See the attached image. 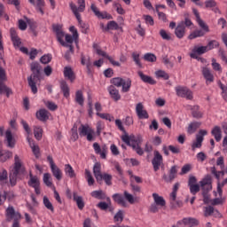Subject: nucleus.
<instances>
[{"instance_id": "obj_56", "label": "nucleus", "mask_w": 227, "mask_h": 227, "mask_svg": "<svg viewBox=\"0 0 227 227\" xmlns=\"http://www.w3.org/2000/svg\"><path fill=\"white\" fill-rule=\"evenodd\" d=\"M206 47L207 51H212V49H217V47H219V42L212 40L207 43Z\"/></svg>"}, {"instance_id": "obj_17", "label": "nucleus", "mask_w": 227, "mask_h": 227, "mask_svg": "<svg viewBox=\"0 0 227 227\" xmlns=\"http://www.w3.org/2000/svg\"><path fill=\"white\" fill-rule=\"evenodd\" d=\"M10 33L14 47H20L22 42L20 41L19 35H17V30H15V28L12 27L10 29Z\"/></svg>"}, {"instance_id": "obj_9", "label": "nucleus", "mask_w": 227, "mask_h": 227, "mask_svg": "<svg viewBox=\"0 0 227 227\" xmlns=\"http://www.w3.org/2000/svg\"><path fill=\"white\" fill-rule=\"evenodd\" d=\"M90 10L98 19H106V20H111V19H113V16L107 13V12H100L95 4H91Z\"/></svg>"}, {"instance_id": "obj_39", "label": "nucleus", "mask_w": 227, "mask_h": 227, "mask_svg": "<svg viewBox=\"0 0 227 227\" xmlns=\"http://www.w3.org/2000/svg\"><path fill=\"white\" fill-rule=\"evenodd\" d=\"M1 157H4V160H8V159H12L13 157V153L7 151V152H3V144L0 143V159Z\"/></svg>"}, {"instance_id": "obj_60", "label": "nucleus", "mask_w": 227, "mask_h": 227, "mask_svg": "<svg viewBox=\"0 0 227 227\" xmlns=\"http://www.w3.org/2000/svg\"><path fill=\"white\" fill-rule=\"evenodd\" d=\"M176 173H178V170H176V166H173L170 168V172H169V180H170V182L172 180H175V177L176 176Z\"/></svg>"}, {"instance_id": "obj_32", "label": "nucleus", "mask_w": 227, "mask_h": 227, "mask_svg": "<svg viewBox=\"0 0 227 227\" xmlns=\"http://www.w3.org/2000/svg\"><path fill=\"white\" fill-rule=\"evenodd\" d=\"M114 201L115 203H118V205H121V207H127V203L125 202V199H123V196L120 193H115L113 195Z\"/></svg>"}, {"instance_id": "obj_40", "label": "nucleus", "mask_w": 227, "mask_h": 227, "mask_svg": "<svg viewBox=\"0 0 227 227\" xmlns=\"http://www.w3.org/2000/svg\"><path fill=\"white\" fill-rule=\"evenodd\" d=\"M66 38V42H67V45L66 47H69V52L74 53V46L72 45V43H74V37L70 35H66L65 36Z\"/></svg>"}, {"instance_id": "obj_23", "label": "nucleus", "mask_w": 227, "mask_h": 227, "mask_svg": "<svg viewBox=\"0 0 227 227\" xmlns=\"http://www.w3.org/2000/svg\"><path fill=\"white\" fill-rule=\"evenodd\" d=\"M101 180H97L98 184H102L103 180L106 185H113V176L107 173H104L100 176Z\"/></svg>"}, {"instance_id": "obj_63", "label": "nucleus", "mask_w": 227, "mask_h": 227, "mask_svg": "<svg viewBox=\"0 0 227 227\" xmlns=\"http://www.w3.org/2000/svg\"><path fill=\"white\" fill-rule=\"evenodd\" d=\"M194 52H197V54H205V52H207V46H200V47H197L194 48Z\"/></svg>"}, {"instance_id": "obj_50", "label": "nucleus", "mask_w": 227, "mask_h": 227, "mask_svg": "<svg viewBox=\"0 0 227 227\" xmlns=\"http://www.w3.org/2000/svg\"><path fill=\"white\" fill-rule=\"evenodd\" d=\"M123 78L115 77L112 79L111 82L112 84H114V86H116V88H121V86L123 85Z\"/></svg>"}, {"instance_id": "obj_20", "label": "nucleus", "mask_w": 227, "mask_h": 227, "mask_svg": "<svg viewBox=\"0 0 227 227\" xmlns=\"http://www.w3.org/2000/svg\"><path fill=\"white\" fill-rule=\"evenodd\" d=\"M64 76L68 78L71 82L75 81V73H74V70H72V67H66L64 68Z\"/></svg>"}, {"instance_id": "obj_2", "label": "nucleus", "mask_w": 227, "mask_h": 227, "mask_svg": "<svg viewBox=\"0 0 227 227\" xmlns=\"http://www.w3.org/2000/svg\"><path fill=\"white\" fill-rule=\"evenodd\" d=\"M24 171H26V168L22 165V160L16 154L14 156V166L9 176L11 187L17 185V178L20 175H24Z\"/></svg>"}, {"instance_id": "obj_52", "label": "nucleus", "mask_w": 227, "mask_h": 227, "mask_svg": "<svg viewBox=\"0 0 227 227\" xmlns=\"http://www.w3.org/2000/svg\"><path fill=\"white\" fill-rule=\"evenodd\" d=\"M43 205L48 210H51V212H54V206H52V203L51 202V200H49V198L43 197Z\"/></svg>"}, {"instance_id": "obj_13", "label": "nucleus", "mask_w": 227, "mask_h": 227, "mask_svg": "<svg viewBox=\"0 0 227 227\" xmlns=\"http://www.w3.org/2000/svg\"><path fill=\"white\" fill-rule=\"evenodd\" d=\"M6 216L8 217V219H10V221L13 219L14 223H17L20 221V219H22V215H20V213L15 212V208H13V207H7Z\"/></svg>"}, {"instance_id": "obj_29", "label": "nucleus", "mask_w": 227, "mask_h": 227, "mask_svg": "<svg viewBox=\"0 0 227 227\" xmlns=\"http://www.w3.org/2000/svg\"><path fill=\"white\" fill-rule=\"evenodd\" d=\"M51 173L57 180H61L63 178V173L61 172V169L58 168L57 165H53V167H51Z\"/></svg>"}, {"instance_id": "obj_37", "label": "nucleus", "mask_w": 227, "mask_h": 227, "mask_svg": "<svg viewBox=\"0 0 227 227\" xmlns=\"http://www.w3.org/2000/svg\"><path fill=\"white\" fill-rule=\"evenodd\" d=\"M65 173L67 175V176H69V178H75V171L70 164L65 165Z\"/></svg>"}, {"instance_id": "obj_36", "label": "nucleus", "mask_w": 227, "mask_h": 227, "mask_svg": "<svg viewBox=\"0 0 227 227\" xmlns=\"http://www.w3.org/2000/svg\"><path fill=\"white\" fill-rule=\"evenodd\" d=\"M196 17H197V22L199 26L201 27V29H203L205 33H208L210 31V28H208V25L205 24V21H203V20L200 18V14L196 13Z\"/></svg>"}, {"instance_id": "obj_47", "label": "nucleus", "mask_w": 227, "mask_h": 227, "mask_svg": "<svg viewBox=\"0 0 227 227\" xmlns=\"http://www.w3.org/2000/svg\"><path fill=\"white\" fill-rule=\"evenodd\" d=\"M211 66L213 67V70H215V72H219L220 74L221 72H223V67H221V64H219L215 59H212Z\"/></svg>"}, {"instance_id": "obj_55", "label": "nucleus", "mask_w": 227, "mask_h": 227, "mask_svg": "<svg viewBox=\"0 0 227 227\" xmlns=\"http://www.w3.org/2000/svg\"><path fill=\"white\" fill-rule=\"evenodd\" d=\"M114 223H122L123 222V212L121 210H119L114 217Z\"/></svg>"}, {"instance_id": "obj_41", "label": "nucleus", "mask_w": 227, "mask_h": 227, "mask_svg": "<svg viewBox=\"0 0 227 227\" xmlns=\"http://www.w3.org/2000/svg\"><path fill=\"white\" fill-rule=\"evenodd\" d=\"M118 29H120V26L118 25V23H116V21L113 20L107 23V26L105 28V31H111V30L114 31Z\"/></svg>"}, {"instance_id": "obj_27", "label": "nucleus", "mask_w": 227, "mask_h": 227, "mask_svg": "<svg viewBox=\"0 0 227 227\" xmlns=\"http://www.w3.org/2000/svg\"><path fill=\"white\" fill-rule=\"evenodd\" d=\"M153 198L154 200V203L158 207H166V200L162 196H159L157 193H153Z\"/></svg>"}, {"instance_id": "obj_22", "label": "nucleus", "mask_w": 227, "mask_h": 227, "mask_svg": "<svg viewBox=\"0 0 227 227\" xmlns=\"http://www.w3.org/2000/svg\"><path fill=\"white\" fill-rule=\"evenodd\" d=\"M5 139L7 141V146H9V148H13L15 146V139H13V135L12 134V130L10 129L6 130Z\"/></svg>"}, {"instance_id": "obj_11", "label": "nucleus", "mask_w": 227, "mask_h": 227, "mask_svg": "<svg viewBox=\"0 0 227 227\" xmlns=\"http://www.w3.org/2000/svg\"><path fill=\"white\" fill-rule=\"evenodd\" d=\"M53 31L57 35L58 42L63 46V47H67V43L63 41V37L65 36V33H63L62 27L60 25H53Z\"/></svg>"}, {"instance_id": "obj_57", "label": "nucleus", "mask_w": 227, "mask_h": 227, "mask_svg": "<svg viewBox=\"0 0 227 227\" xmlns=\"http://www.w3.org/2000/svg\"><path fill=\"white\" fill-rule=\"evenodd\" d=\"M43 183L45 184V185H47V187H52V182L51 181V174L49 173H45L43 175Z\"/></svg>"}, {"instance_id": "obj_8", "label": "nucleus", "mask_w": 227, "mask_h": 227, "mask_svg": "<svg viewBox=\"0 0 227 227\" xmlns=\"http://www.w3.org/2000/svg\"><path fill=\"white\" fill-rule=\"evenodd\" d=\"M176 91L177 97L187 98V100H192L193 98L192 91H191L187 87H176Z\"/></svg>"}, {"instance_id": "obj_42", "label": "nucleus", "mask_w": 227, "mask_h": 227, "mask_svg": "<svg viewBox=\"0 0 227 227\" xmlns=\"http://www.w3.org/2000/svg\"><path fill=\"white\" fill-rule=\"evenodd\" d=\"M200 36H205V30H195L192 34L189 35V40H194V38H198Z\"/></svg>"}, {"instance_id": "obj_62", "label": "nucleus", "mask_w": 227, "mask_h": 227, "mask_svg": "<svg viewBox=\"0 0 227 227\" xmlns=\"http://www.w3.org/2000/svg\"><path fill=\"white\" fill-rule=\"evenodd\" d=\"M156 75H157V77H161L165 81H168V79H169V74H168V73H166L162 70L156 72Z\"/></svg>"}, {"instance_id": "obj_34", "label": "nucleus", "mask_w": 227, "mask_h": 227, "mask_svg": "<svg viewBox=\"0 0 227 227\" xmlns=\"http://www.w3.org/2000/svg\"><path fill=\"white\" fill-rule=\"evenodd\" d=\"M192 115L197 119L203 118V113L200 111V106H193L192 107Z\"/></svg>"}, {"instance_id": "obj_7", "label": "nucleus", "mask_w": 227, "mask_h": 227, "mask_svg": "<svg viewBox=\"0 0 227 227\" xmlns=\"http://www.w3.org/2000/svg\"><path fill=\"white\" fill-rule=\"evenodd\" d=\"M93 49H95V51H96L97 54H98V56H102L103 58H106V59H108V61H109L110 63H112V65H113L114 67H121L120 62L115 61V60L113 59V57H110L109 55H107V53H106V51H102V50L100 49V47L98 46V44L94 43V44H93Z\"/></svg>"}, {"instance_id": "obj_16", "label": "nucleus", "mask_w": 227, "mask_h": 227, "mask_svg": "<svg viewBox=\"0 0 227 227\" xmlns=\"http://www.w3.org/2000/svg\"><path fill=\"white\" fill-rule=\"evenodd\" d=\"M108 91H109L111 98H113V100H114V102H118V100H120L121 98V95H120V90H118V89H116V87L111 85L108 88Z\"/></svg>"}, {"instance_id": "obj_19", "label": "nucleus", "mask_w": 227, "mask_h": 227, "mask_svg": "<svg viewBox=\"0 0 227 227\" xmlns=\"http://www.w3.org/2000/svg\"><path fill=\"white\" fill-rule=\"evenodd\" d=\"M93 174L96 178V180L100 181L102 176V165L100 162H96L93 167Z\"/></svg>"}, {"instance_id": "obj_54", "label": "nucleus", "mask_w": 227, "mask_h": 227, "mask_svg": "<svg viewBox=\"0 0 227 227\" xmlns=\"http://www.w3.org/2000/svg\"><path fill=\"white\" fill-rule=\"evenodd\" d=\"M144 59L145 61H150L151 63H155V61H157V57L153 55V53H146L144 56Z\"/></svg>"}, {"instance_id": "obj_35", "label": "nucleus", "mask_w": 227, "mask_h": 227, "mask_svg": "<svg viewBox=\"0 0 227 227\" xmlns=\"http://www.w3.org/2000/svg\"><path fill=\"white\" fill-rule=\"evenodd\" d=\"M132 86V80L131 79H128V80H124L122 82V93H128V91H130V87Z\"/></svg>"}, {"instance_id": "obj_4", "label": "nucleus", "mask_w": 227, "mask_h": 227, "mask_svg": "<svg viewBox=\"0 0 227 227\" xmlns=\"http://www.w3.org/2000/svg\"><path fill=\"white\" fill-rule=\"evenodd\" d=\"M200 184L202 190L203 201L206 204L209 203L210 195H208V192H210V190L212 189V176H207L200 182Z\"/></svg>"}, {"instance_id": "obj_25", "label": "nucleus", "mask_w": 227, "mask_h": 227, "mask_svg": "<svg viewBox=\"0 0 227 227\" xmlns=\"http://www.w3.org/2000/svg\"><path fill=\"white\" fill-rule=\"evenodd\" d=\"M60 90L66 98L70 97V88L68 87V83L65 81L60 82Z\"/></svg>"}, {"instance_id": "obj_51", "label": "nucleus", "mask_w": 227, "mask_h": 227, "mask_svg": "<svg viewBox=\"0 0 227 227\" xmlns=\"http://www.w3.org/2000/svg\"><path fill=\"white\" fill-rule=\"evenodd\" d=\"M40 61L41 63H43V65H49V63L52 61V55L51 54L43 55V57H41Z\"/></svg>"}, {"instance_id": "obj_30", "label": "nucleus", "mask_w": 227, "mask_h": 227, "mask_svg": "<svg viewBox=\"0 0 227 227\" xmlns=\"http://www.w3.org/2000/svg\"><path fill=\"white\" fill-rule=\"evenodd\" d=\"M3 93H5L6 97H10L13 91L4 84V82H0V95H3Z\"/></svg>"}, {"instance_id": "obj_43", "label": "nucleus", "mask_w": 227, "mask_h": 227, "mask_svg": "<svg viewBox=\"0 0 227 227\" xmlns=\"http://www.w3.org/2000/svg\"><path fill=\"white\" fill-rule=\"evenodd\" d=\"M141 143H143V140L141 139V137H137V138L131 137V140L128 145L131 146L134 150V146L136 147L141 146Z\"/></svg>"}, {"instance_id": "obj_48", "label": "nucleus", "mask_w": 227, "mask_h": 227, "mask_svg": "<svg viewBox=\"0 0 227 227\" xmlns=\"http://www.w3.org/2000/svg\"><path fill=\"white\" fill-rule=\"evenodd\" d=\"M91 128H90L89 126H85V125H81V127L79 128V134L80 136H86L87 134H89L91 131Z\"/></svg>"}, {"instance_id": "obj_14", "label": "nucleus", "mask_w": 227, "mask_h": 227, "mask_svg": "<svg viewBox=\"0 0 227 227\" xmlns=\"http://www.w3.org/2000/svg\"><path fill=\"white\" fill-rule=\"evenodd\" d=\"M136 111L139 120H148V118H150L148 112L145 110V106H143V103L137 104Z\"/></svg>"}, {"instance_id": "obj_59", "label": "nucleus", "mask_w": 227, "mask_h": 227, "mask_svg": "<svg viewBox=\"0 0 227 227\" xmlns=\"http://www.w3.org/2000/svg\"><path fill=\"white\" fill-rule=\"evenodd\" d=\"M36 6H37V10L40 12V13H42V15H43V8L45 6V1L43 0H36Z\"/></svg>"}, {"instance_id": "obj_45", "label": "nucleus", "mask_w": 227, "mask_h": 227, "mask_svg": "<svg viewBox=\"0 0 227 227\" xmlns=\"http://www.w3.org/2000/svg\"><path fill=\"white\" fill-rule=\"evenodd\" d=\"M42 134H43V129L41 127L35 126L34 135L35 139H37V141H40V139H42Z\"/></svg>"}, {"instance_id": "obj_31", "label": "nucleus", "mask_w": 227, "mask_h": 227, "mask_svg": "<svg viewBox=\"0 0 227 227\" xmlns=\"http://www.w3.org/2000/svg\"><path fill=\"white\" fill-rule=\"evenodd\" d=\"M212 136H214L215 141L219 142L221 141L223 135H222V131H221V128L218 126H215L212 131H211Z\"/></svg>"}, {"instance_id": "obj_28", "label": "nucleus", "mask_w": 227, "mask_h": 227, "mask_svg": "<svg viewBox=\"0 0 227 227\" xmlns=\"http://www.w3.org/2000/svg\"><path fill=\"white\" fill-rule=\"evenodd\" d=\"M138 75H139L140 79L143 81V82H146L147 84H155V82H156L155 80H153V78L143 74L142 71L138 72Z\"/></svg>"}, {"instance_id": "obj_10", "label": "nucleus", "mask_w": 227, "mask_h": 227, "mask_svg": "<svg viewBox=\"0 0 227 227\" xmlns=\"http://www.w3.org/2000/svg\"><path fill=\"white\" fill-rule=\"evenodd\" d=\"M208 132L205 129H200L199 131V134L196 135V141L192 145V150L194 152L196 148H200L202 145L203 143V137L204 136H207Z\"/></svg>"}, {"instance_id": "obj_33", "label": "nucleus", "mask_w": 227, "mask_h": 227, "mask_svg": "<svg viewBox=\"0 0 227 227\" xmlns=\"http://www.w3.org/2000/svg\"><path fill=\"white\" fill-rule=\"evenodd\" d=\"M201 127V122H192L189 124L187 132L188 134H194Z\"/></svg>"}, {"instance_id": "obj_58", "label": "nucleus", "mask_w": 227, "mask_h": 227, "mask_svg": "<svg viewBox=\"0 0 227 227\" xmlns=\"http://www.w3.org/2000/svg\"><path fill=\"white\" fill-rule=\"evenodd\" d=\"M44 105L50 111H56L58 109V105L52 101H44Z\"/></svg>"}, {"instance_id": "obj_3", "label": "nucleus", "mask_w": 227, "mask_h": 227, "mask_svg": "<svg viewBox=\"0 0 227 227\" xmlns=\"http://www.w3.org/2000/svg\"><path fill=\"white\" fill-rule=\"evenodd\" d=\"M184 20L180 21L175 29V35L178 38H184L185 36V27H191L192 26V20H191L189 13H184Z\"/></svg>"}, {"instance_id": "obj_44", "label": "nucleus", "mask_w": 227, "mask_h": 227, "mask_svg": "<svg viewBox=\"0 0 227 227\" xmlns=\"http://www.w3.org/2000/svg\"><path fill=\"white\" fill-rule=\"evenodd\" d=\"M75 101L79 106H84V97L82 96V90H77L75 93Z\"/></svg>"}, {"instance_id": "obj_1", "label": "nucleus", "mask_w": 227, "mask_h": 227, "mask_svg": "<svg viewBox=\"0 0 227 227\" xmlns=\"http://www.w3.org/2000/svg\"><path fill=\"white\" fill-rule=\"evenodd\" d=\"M30 70L32 74L27 78L28 86L31 88L32 93L36 95L38 93V88H36V83L40 81L41 72L43 70L42 66L38 62H32L30 65Z\"/></svg>"}, {"instance_id": "obj_21", "label": "nucleus", "mask_w": 227, "mask_h": 227, "mask_svg": "<svg viewBox=\"0 0 227 227\" xmlns=\"http://www.w3.org/2000/svg\"><path fill=\"white\" fill-rule=\"evenodd\" d=\"M183 223L184 224V226H187V227H194L200 224V221L196 218L188 217V218L183 219Z\"/></svg>"}, {"instance_id": "obj_46", "label": "nucleus", "mask_w": 227, "mask_h": 227, "mask_svg": "<svg viewBox=\"0 0 227 227\" xmlns=\"http://www.w3.org/2000/svg\"><path fill=\"white\" fill-rule=\"evenodd\" d=\"M85 178L89 185L95 184V179L93 178V176L91 175V172L89 169H85Z\"/></svg>"}, {"instance_id": "obj_26", "label": "nucleus", "mask_w": 227, "mask_h": 227, "mask_svg": "<svg viewBox=\"0 0 227 227\" xmlns=\"http://www.w3.org/2000/svg\"><path fill=\"white\" fill-rule=\"evenodd\" d=\"M202 74L207 82H214V74H212L210 69L204 67L202 69Z\"/></svg>"}, {"instance_id": "obj_38", "label": "nucleus", "mask_w": 227, "mask_h": 227, "mask_svg": "<svg viewBox=\"0 0 227 227\" xmlns=\"http://www.w3.org/2000/svg\"><path fill=\"white\" fill-rule=\"evenodd\" d=\"M74 201H75L79 210H82V208H84V200H82V197L77 196V194L74 193Z\"/></svg>"}, {"instance_id": "obj_53", "label": "nucleus", "mask_w": 227, "mask_h": 227, "mask_svg": "<svg viewBox=\"0 0 227 227\" xmlns=\"http://www.w3.org/2000/svg\"><path fill=\"white\" fill-rule=\"evenodd\" d=\"M29 28L31 29L34 36H36L37 33H36V22L31 20H27Z\"/></svg>"}, {"instance_id": "obj_6", "label": "nucleus", "mask_w": 227, "mask_h": 227, "mask_svg": "<svg viewBox=\"0 0 227 227\" xmlns=\"http://www.w3.org/2000/svg\"><path fill=\"white\" fill-rule=\"evenodd\" d=\"M153 158L152 160V164L153 167L154 171H158L160 169V166H162V163L164 162V159L162 158V154L159 151L153 152Z\"/></svg>"}, {"instance_id": "obj_24", "label": "nucleus", "mask_w": 227, "mask_h": 227, "mask_svg": "<svg viewBox=\"0 0 227 227\" xmlns=\"http://www.w3.org/2000/svg\"><path fill=\"white\" fill-rule=\"evenodd\" d=\"M29 180H28V185L29 187H40V179H38V176H33L32 173L29 174Z\"/></svg>"}, {"instance_id": "obj_64", "label": "nucleus", "mask_w": 227, "mask_h": 227, "mask_svg": "<svg viewBox=\"0 0 227 227\" xmlns=\"http://www.w3.org/2000/svg\"><path fill=\"white\" fill-rule=\"evenodd\" d=\"M199 191H200V184L190 185V192H192V194L193 195L198 194Z\"/></svg>"}, {"instance_id": "obj_5", "label": "nucleus", "mask_w": 227, "mask_h": 227, "mask_svg": "<svg viewBox=\"0 0 227 227\" xmlns=\"http://www.w3.org/2000/svg\"><path fill=\"white\" fill-rule=\"evenodd\" d=\"M77 4L79 5L78 8H77V5H75V4H74V3L70 4V8H71L74 15L77 19L78 22L81 23V14L79 13V12H84V10H86V2H85V0H78Z\"/></svg>"}, {"instance_id": "obj_61", "label": "nucleus", "mask_w": 227, "mask_h": 227, "mask_svg": "<svg viewBox=\"0 0 227 227\" xmlns=\"http://www.w3.org/2000/svg\"><path fill=\"white\" fill-rule=\"evenodd\" d=\"M213 213H214V207L208 206V207H205V210H204L205 217H208V216L212 215Z\"/></svg>"}, {"instance_id": "obj_15", "label": "nucleus", "mask_w": 227, "mask_h": 227, "mask_svg": "<svg viewBox=\"0 0 227 227\" xmlns=\"http://www.w3.org/2000/svg\"><path fill=\"white\" fill-rule=\"evenodd\" d=\"M35 116L40 121H47L51 116V113L43 108L36 112Z\"/></svg>"}, {"instance_id": "obj_18", "label": "nucleus", "mask_w": 227, "mask_h": 227, "mask_svg": "<svg viewBox=\"0 0 227 227\" xmlns=\"http://www.w3.org/2000/svg\"><path fill=\"white\" fill-rule=\"evenodd\" d=\"M27 141L35 157L38 159L40 157V146L35 145V140L31 139L29 137H27Z\"/></svg>"}, {"instance_id": "obj_49", "label": "nucleus", "mask_w": 227, "mask_h": 227, "mask_svg": "<svg viewBox=\"0 0 227 227\" xmlns=\"http://www.w3.org/2000/svg\"><path fill=\"white\" fill-rule=\"evenodd\" d=\"M91 196L97 200H106V193L102 191H94L91 192Z\"/></svg>"}, {"instance_id": "obj_12", "label": "nucleus", "mask_w": 227, "mask_h": 227, "mask_svg": "<svg viewBox=\"0 0 227 227\" xmlns=\"http://www.w3.org/2000/svg\"><path fill=\"white\" fill-rule=\"evenodd\" d=\"M93 148L95 150V153L98 155H100L101 159H107V145H102L100 147V145L96 142L93 144Z\"/></svg>"}]
</instances>
